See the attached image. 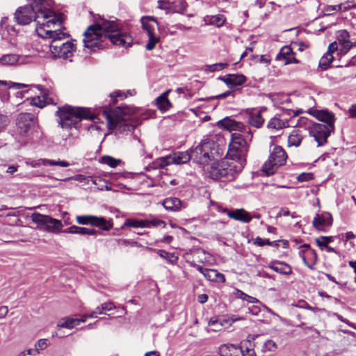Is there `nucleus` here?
<instances>
[{
	"label": "nucleus",
	"mask_w": 356,
	"mask_h": 356,
	"mask_svg": "<svg viewBox=\"0 0 356 356\" xmlns=\"http://www.w3.org/2000/svg\"><path fill=\"white\" fill-rule=\"evenodd\" d=\"M14 17L19 25L29 24L34 19L37 23L35 31L38 35L43 39H51L49 44L70 36L63 32L45 29V27L50 28L51 25L60 24L63 21V15L56 14L51 9L38 8L35 11L32 5H27L17 8Z\"/></svg>",
	"instance_id": "obj_1"
},
{
	"label": "nucleus",
	"mask_w": 356,
	"mask_h": 356,
	"mask_svg": "<svg viewBox=\"0 0 356 356\" xmlns=\"http://www.w3.org/2000/svg\"><path fill=\"white\" fill-rule=\"evenodd\" d=\"M101 22L90 25L83 32L84 44H100L108 40L112 44H133L131 35L123 30L115 21L107 20L99 16Z\"/></svg>",
	"instance_id": "obj_2"
},
{
	"label": "nucleus",
	"mask_w": 356,
	"mask_h": 356,
	"mask_svg": "<svg viewBox=\"0 0 356 356\" xmlns=\"http://www.w3.org/2000/svg\"><path fill=\"white\" fill-rule=\"evenodd\" d=\"M225 127L230 131H235L231 134V140L227 151V158L243 160L245 163V156L248 145L253 138V131L248 127L241 122L228 120L225 122Z\"/></svg>",
	"instance_id": "obj_3"
},
{
	"label": "nucleus",
	"mask_w": 356,
	"mask_h": 356,
	"mask_svg": "<svg viewBox=\"0 0 356 356\" xmlns=\"http://www.w3.org/2000/svg\"><path fill=\"white\" fill-rule=\"evenodd\" d=\"M245 163L243 160L226 158L220 163H212L205 172L213 179H220L224 181H231L236 179L242 171Z\"/></svg>",
	"instance_id": "obj_4"
},
{
	"label": "nucleus",
	"mask_w": 356,
	"mask_h": 356,
	"mask_svg": "<svg viewBox=\"0 0 356 356\" xmlns=\"http://www.w3.org/2000/svg\"><path fill=\"white\" fill-rule=\"evenodd\" d=\"M59 125L65 129L77 128L82 119H93V114L87 108L73 107L65 105L58 107L56 111Z\"/></svg>",
	"instance_id": "obj_5"
},
{
	"label": "nucleus",
	"mask_w": 356,
	"mask_h": 356,
	"mask_svg": "<svg viewBox=\"0 0 356 356\" xmlns=\"http://www.w3.org/2000/svg\"><path fill=\"white\" fill-rule=\"evenodd\" d=\"M129 113L128 107H116L114 109L105 108L103 115L105 117L108 128L109 129H118L123 131L131 132L134 130V126L124 123L127 120L126 115Z\"/></svg>",
	"instance_id": "obj_6"
},
{
	"label": "nucleus",
	"mask_w": 356,
	"mask_h": 356,
	"mask_svg": "<svg viewBox=\"0 0 356 356\" xmlns=\"http://www.w3.org/2000/svg\"><path fill=\"white\" fill-rule=\"evenodd\" d=\"M214 144L209 140H202L191 152V158L195 162L202 165L205 170L213 160V147Z\"/></svg>",
	"instance_id": "obj_7"
},
{
	"label": "nucleus",
	"mask_w": 356,
	"mask_h": 356,
	"mask_svg": "<svg viewBox=\"0 0 356 356\" xmlns=\"http://www.w3.org/2000/svg\"><path fill=\"white\" fill-rule=\"evenodd\" d=\"M287 155L281 146L275 145L270 150V154L267 161L262 166V170L267 175L275 173L279 166L285 164Z\"/></svg>",
	"instance_id": "obj_8"
},
{
	"label": "nucleus",
	"mask_w": 356,
	"mask_h": 356,
	"mask_svg": "<svg viewBox=\"0 0 356 356\" xmlns=\"http://www.w3.org/2000/svg\"><path fill=\"white\" fill-rule=\"evenodd\" d=\"M42 49H36L33 53L40 57L51 56L53 58H70L75 51L76 46H40Z\"/></svg>",
	"instance_id": "obj_9"
},
{
	"label": "nucleus",
	"mask_w": 356,
	"mask_h": 356,
	"mask_svg": "<svg viewBox=\"0 0 356 356\" xmlns=\"http://www.w3.org/2000/svg\"><path fill=\"white\" fill-rule=\"evenodd\" d=\"M31 220L38 227L48 232L58 233L63 227L60 220L39 213H33L31 215Z\"/></svg>",
	"instance_id": "obj_10"
},
{
	"label": "nucleus",
	"mask_w": 356,
	"mask_h": 356,
	"mask_svg": "<svg viewBox=\"0 0 356 356\" xmlns=\"http://www.w3.org/2000/svg\"><path fill=\"white\" fill-rule=\"evenodd\" d=\"M302 110L287 109L282 114H277L272 118L267 123V128L271 131H277L289 127V119L302 113Z\"/></svg>",
	"instance_id": "obj_11"
},
{
	"label": "nucleus",
	"mask_w": 356,
	"mask_h": 356,
	"mask_svg": "<svg viewBox=\"0 0 356 356\" xmlns=\"http://www.w3.org/2000/svg\"><path fill=\"white\" fill-rule=\"evenodd\" d=\"M142 29L148 35L147 44H156L160 42L159 28L157 20L152 16H143L140 18Z\"/></svg>",
	"instance_id": "obj_12"
},
{
	"label": "nucleus",
	"mask_w": 356,
	"mask_h": 356,
	"mask_svg": "<svg viewBox=\"0 0 356 356\" xmlns=\"http://www.w3.org/2000/svg\"><path fill=\"white\" fill-rule=\"evenodd\" d=\"M334 129V126L325 125L323 123H314L308 127L309 132L318 143V146H323L327 143V138Z\"/></svg>",
	"instance_id": "obj_13"
},
{
	"label": "nucleus",
	"mask_w": 356,
	"mask_h": 356,
	"mask_svg": "<svg viewBox=\"0 0 356 356\" xmlns=\"http://www.w3.org/2000/svg\"><path fill=\"white\" fill-rule=\"evenodd\" d=\"M76 222L83 225H92L97 227L102 230L108 231L113 227L112 220H106L104 217H99L92 215L76 216Z\"/></svg>",
	"instance_id": "obj_14"
},
{
	"label": "nucleus",
	"mask_w": 356,
	"mask_h": 356,
	"mask_svg": "<svg viewBox=\"0 0 356 356\" xmlns=\"http://www.w3.org/2000/svg\"><path fill=\"white\" fill-rule=\"evenodd\" d=\"M35 124V120L33 114L21 113L16 119V131L21 136H26L29 134Z\"/></svg>",
	"instance_id": "obj_15"
},
{
	"label": "nucleus",
	"mask_w": 356,
	"mask_h": 356,
	"mask_svg": "<svg viewBox=\"0 0 356 356\" xmlns=\"http://www.w3.org/2000/svg\"><path fill=\"white\" fill-rule=\"evenodd\" d=\"M266 111V106L247 108L245 114L248 124L256 129L262 127L265 122L263 114Z\"/></svg>",
	"instance_id": "obj_16"
},
{
	"label": "nucleus",
	"mask_w": 356,
	"mask_h": 356,
	"mask_svg": "<svg viewBox=\"0 0 356 356\" xmlns=\"http://www.w3.org/2000/svg\"><path fill=\"white\" fill-rule=\"evenodd\" d=\"M36 56L33 52L29 54H9L3 55L0 57V65L3 66H13L16 65H22L29 62V58Z\"/></svg>",
	"instance_id": "obj_17"
},
{
	"label": "nucleus",
	"mask_w": 356,
	"mask_h": 356,
	"mask_svg": "<svg viewBox=\"0 0 356 356\" xmlns=\"http://www.w3.org/2000/svg\"><path fill=\"white\" fill-rule=\"evenodd\" d=\"M8 18L3 17L0 21V35L1 39L9 44H15L17 31L15 28L8 23Z\"/></svg>",
	"instance_id": "obj_18"
},
{
	"label": "nucleus",
	"mask_w": 356,
	"mask_h": 356,
	"mask_svg": "<svg viewBox=\"0 0 356 356\" xmlns=\"http://www.w3.org/2000/svg\"><path fill=\"white\" fill-rule=\"evenodd\" d=\"M332 224V216L328 212L316 213L312 221L313 226L318 229L325 232L327 227Z\"/></svg>",
	"instance_id": "obj_19"
},
{
	"label": "nucleus",
	"mask_w": 356,
	"mask_h": 356,
	"mask_svg": "<svg viewBox=\"0 0 356 356\" xmlns=\"http://www.w3.org/2000/svg\"><path fill=\"white\" fill-rule=\"evenodd\" d=\"M219 211L226 213L230 218L241 221L242 222L248 223L252 220V216L250 214L243 209L229 211L226 208H221L219 209Z\"/></svg>",
	"instance_id": "obj_20"
},
{
	"label": "nucleus",
	"mask_w": 356,
	"mask_h": 356,
	"mask_svg": "<svg viewBox=\"0 0 356 356\" xmlns=\"http://www.w3.org/2000/svg\"><path fill=\"white\" fill-rule=\"evenodd\" d=\"M308 113L316 119L325 123V125L334 126V124L335 119L332 113L326 110H317L313 108L309 109Z\"/></svg>",
	"instance_id": "obj_21"
},
{
	"label": "nucleus",
	"mask_w": 356,
	"mask_h": 356,
	"mask_svg": "<svg viewBox=\"0 0 356 356\" xmlns=\"http://www.w3.org/2000/svg\"><path fill=\"white\" fill-rule=\"evenodd\" d=\"M162 204L168 211H179L185 207V204L177 197H170L163 200Z\"/></svg>",
	"instance_id": "obj_22"
},
{
	"label": "nucleus",
	"mask_w": 356,
	"mask_h": 356,
	"mask_svg": "<svg viewBox=\"0 0 356 356\" xmlns=\"http://www.w3.org/2000/svg\"><path fill=\"white\" fill-rule=\"evenodd\" d=\"M339 51L334 49V46H328V50L319 60L318 66L322 70H327L332 62L335 59L334 54H339Z\"/></svg>",
	"instance_id": "obj_23"
},
{
	"label": "nucleus",
	"mask_w": 356,
	"mask_h": 356,
	"mask_svg": "<svg viewBox=\"0 0 356 356\" xmlns=\"http://www.w3.org/2000/svg\"><path fill=\"white\" fill-rule=\"evenodd\" d=\"M276 59L277 60H283L284 65L295 63H297L298 61L293 56L292 54V49L291 46H282L280 52L277 55Z\"/></svg>",
	"instance_id": "obj_24"
},
{
	"label": "nucleus",
	"mask_w": 356,
	"mask_h": 356,
	"mask_svg": "<svg viewBox=\"0 0 356 356\" xmlns=\"http://www.w3.org/2000/svg\"><path fill=\"white\" fill-rule=\"evenodd\" d=\"M220 356H243V349L234 344H223L219 348Z\"/></svg>",
	"instance_id": "obj_25"
},
{
	"label": "nucleus",
	"mask_w": 356,
	"mask_h": 356,
	"mask_svg": "<svg viewBox=\"0 0 356 356\" xmlns=\"http://www.w3.org/2000/svg\"><path fill=\"white\" fill-rule=\"evenodd\" d=\"M86 316H83L81 318H74L70 317L61 318L58 321L57 326L59 327L72 329L74 327L79 325L80 323L86 322Z\"/></svg>",
	"instance_id": "obj_26"
},
{
	"label": "nucleus",
	"mask_w": 356,
	"mask_h": 356,
	"mask_svg": "<svg viewBox=\"0 0 356 356\" xmlns=\"http://www.w3.org/2000/svg\"><path fill=\"white\" fill-rule=\"evenodd\" d=\"M268 267L276 273L283 275H291L292 273L291 267L286 263L279 261H271Z\"/></svg>",
	"instance_id": "obj_27"
},
{
	"label": "nucleus",
	"mask_w": 356,
	"mask_h": 356,
	"mask_svg": "<svg viewBox=\"0 0 356 356\" xmlns=\"http://www.w3.org/2000/svg\"><path fill=\"white\" fill-rule=\"evenodd\" d=\"M221 79L228 86H238L243 84L246 78L243 74H228Z\"/></svg>",
	"instance_id": "obj_28"
},
{
	"label": "nucleus",
	"mask_w": 356,
	"mask_h": 356,
	"mask_svg": "<svg viewBox=\"0 0 356 356\" xmlns=\"http://www.w3.org/2000/svg\"><path fill=\"white\" fill-rule=\"evenodd\" d=\"M65 233L67 234H78L81 235H91L95 236L98 232L97 230L95 229H89L86 227H78L76 225H72L67 229L64 230Z\"/></svg>",
	"instance_id": "obj_29"
},
{
	"label": "nucleus",
	"mask_w": 356,
	"mask_h": 356,
	"mask_svg": "<svg viewBox=\"0 0 356 356\" xmlns=\"http://www.w3.org/2000/svg\"><path fill=\"white\" fill-rule=\"evenodd\" d=\"M170 91V90H167L156 99L157 106L162 111H166L172 106V104L168 98Z\"/></svg>",
	"instance_id": "obj_30"
},
{
	"label": "nucleus",
	"mask_w": 356,
	"mask_h": 356,
	"mask_svg": "<svg viewBox=\"0 0 356 356\" xmlns=\"http://www.w3.org/2000/svg\"><path fill=\"white\" fill-rule=\"evenodd\" d=\"M170 157L172 164L177 165L186 163L192 159L191 154L188 152H177L173 154H170Z\"/></svg>",
	"instance_id": "obj_31"
},
{
	"label": "nucleus",
	"mask_w": 356,
	"mask_h": 356,
	"mask_svg": "<svg viewBox=\"0 0 356 356\" xmlns=\"http://www.w3.org/2000/svg\"><path fill=\"white\" fill-rule=\"evenodd\" d=\"M269 97L273 103V105L276 107H281L290 102L289 97L284 93L270 94Z\"/></svg>",
	"instance_id": "obj_32"
},
{
	"label": "nucleus",
	"mask_w": 356,
	"mask_h": 356,
	"mask_svg": "<svg viewBox=\"0 0 356 356\" xmlns=\"http://www.w3.org/2000/svg\"><path fill=\"white\" fill-rule=\"evenodd\" d=\"M204 277L210 282H225V275L214 269L207 268L205 273H204Z\"/></svg>",
	"instance_id": "obj_33"
},
{
	"label": "nucleus",
	"mask_w": 356,
	"mask_h": 356,
	"mask_svg": "<svg viewBox=\"0 0 356 356\" xmlns=\"http://www.w3.org/2000/svg\"><path fill=\"white\" fill-rule=\"evenodd\" d=\"M302 259L305 265H306L309 268L314 269V266L316 265L317 261V254L314 250H309L306 255H302Z\"/></svg>",
	"instance_id": "obj_34"
},
{
	"label": "nucleus",
	"mask_w": 356,
	"mask_h": 356,
	"mask_svg": "<svg viewBox=\"0 0 356 356\" xmlns=\"http://www.w3.org/2000/svg\"><path fill=\"white\" fill-rule=\"evenodd\" d=\"M51 165V166H60L63 168L68 167L70 165V163L65 161H55V160H51L48 159H42L38 161V163H32L33 167H36L38 165Z\"/></svg>",
	"instance_id": "obj_35"
},
{
	"label": "nucleus",
	"mask_w": 356,
	"mask_h": 356,
	"mask_svg": "<svg viewBox=\"0 0 356 356\" xmlns=\"http://www.w3.org/2000/svg\"><path fill=\"white\" fill-rule=\"evenodd\" d=\"M302 140V136L300 131L298 129H294L291 131L288 138L289 146L298 147Z\"/></svg>",
	"instance_id": "obj_36"
},
{
	"label": "nucleus",
	"mask_w": 356,
	"mask_h": 356,
	"mask_svg": "<svg viewBox=\"0 0 356 356\" xmlns=\"http://www.w3.org/2000/svg\"><path fill=\"white\" fill-rule=\"evenodd\" d=\"M349 33L346 30H340L337 33V39L339 44H355L349 40Z\"/></svg>",
	"instance_id": "obj_37"
},
{
	"label": "nucleus",
	"mask_w": 356,
	"mask_h": 356,
	"mask_svg": "<svg viewBox=\"0 0 356 356\" xmlns=\"http://www.w3.org/2000/svg\"><path fill=\"white\" fill-rule=\"evenodd\" d=\"M147 226V224L145 223V220H136V219H126L122 227H135V228H144Z\"/></svg>",
	"instance_id": "obj_38"
},
{
	"label": "nucleus",
	"mask_w": 356,
	"mask_h": 356,
	"mask_svg": "<svg viewBox=\"0 0 356 356\" xmlns=\"http://www.w3.org/2000/svg\"><path fill=\"white\" fill-rule=\"evenodd\" d=\"M193 256L197 261L202 264H207L209 261L211 255L202 250H197L194 252Z\"/></svg>",
	"instance_id": "obj_39"
},
{
	"label": "nucleus",
	"mask_w": 356,
	"mask_h": 356,
	"mask_svg": "<svg viewBox=\"0 0 356 356\" xmlns=\"http://www.w3.org/2000/svg\"><path fill=\"white\" fill-rule=\"evenodd\" d=\"M157 253L161 258L165 259L171 264H175L178 261V257L174 253H170L163 250H159Z\"/></svg>",
	"instance_id": "obj_40"
},
{
	"label": "nucleus",
	"mask_w": 356,
	"mask_h": 356,
	"mask_svg": "<svg viewBox=\"0 0 356 356\" xmlns=\"http://www.w3.org/2000/svg\"><path fill=\"white\" fill-rule=\"evenodd\" d=\"M30 2V5H32L33 7H39L42 8H49L51 9V7L53 5L52 0H28Z\"/></svg>",
	"instance_id": "obj_41"
},
{
	"label": "nucleus",
	"mask_w": 356,
	"mask_h": 356,
	"mask_svg": "<svg viewBox=\"0 0 356 356\" xmlns=\"http://www.w3.org/2000/svg\"><path fill=\"white\" fill-rule=\"evenodd\" d=\"M170 155H168L167 156L160 157L157 159L154 162V168H163L166 167L167 165L172 164V160H171Z\"/></svg>",
	"instance_id": "obj_42"
},
{
	"label": "nucleus",
	"mask_w": 356,
	"mask_h": 356,
	"mask_svg": "<svg viewBox=\"0 0 356 356\" xmlns=\"http://www.w3.org/2000/svg\"><path fill=\"white\" fill-rule=\"evenodd\" d=\"M42 99L40 97H37L35 98H33L32 99V104L38 107V108H43L46 106V104H54L53 101L51 98H47L45 97H42Z\"/></svg>",
	"instance_id": "obj_43"
},
{
	"label": "nucleus",
	"mask_w": 356,
	"mask_h": 356,
	"mask_svg": "<svg viewBox=\"0 0 356 356\" xmlns=\"http://www.w3.org/2000/svg\"><path fill=\"white\" fill-rule=\"evenodd\" d=\"M100 162L111 168H115L121 163V161L110 156H104L100 159Z\"/></svg>",
	"instance_id": "obj_44"
},
{
	"label": "nucleus",
	"mask_w": 356,
	"mask_h": 356,
	"mask_svg": "<svg viewBox=\"0 0 356 356\" xmlns=\"http://www.w3.org/2000/svg\"><path fill=\"white\" fill-rule=\"evenodd\" d=\"M209 22L211 25L220 27L224 24L225 22V17L223 15H213L210 17Z\"/></svg>",
	"instance_id": "obj_45"
},
{
	"label": "nucleus",
	"mask_w": 356,
	"mask_h": 356,
	"mask_svg": "<svg viewBox=\"0 0 356 356\" xmlns=\"http://www.w3.org/2000/svg\"><path fill=\"white\" fill-rule=\"evenodd\" d=\"M228 65L227 63H218L212 65H205L204 67V71L206 72H216L220 71L224 69L225 67Z\"/></svg>",
	"instance_id": "obj_46"
},
{
	"label": "nucleus",
	"mask_w": 356,
	"mask_h": 356,
	"mask_svg": "<svg viewBox=\"0 0 356 356\" xmlns=\"http://www.w3.org/2000/svg\"><path fill=\"white\" fill-rule=\"evenodd\" d=\"M145 223L147 225L145 227L149 228L152 227H164L165 226V222L160 219L154 218L149 220H145Z\"/></svg>",
	"instance_id": "obj_47"
},
{
	"label": "nucleus",
	"mask_w": 356,
	"mask_h": 356,
	"mask_svg": "<svg viewBox=\"0 0 356 356\" xmlns=\"http://www.w3.org/2000/svg\"><path fill=\"white\" fill-rule=\"evenodd\" d=\"M277 348L276 343L273 340H267L263 345L262 350L264 352H275Z\"/></svg>",
	"instance_id": "obj_48"
},
{
	"label": "nucleus",
	"mask_w": 356,
	"mask_h": 356,
	"mask_svg": "<svg viewBox=\"0 0 356 356\" xmlns=\"http://www.w3.org/2000/svg\"><path fill=\"white\" fill-rule=\"evenodd\" d=\"M347 10H348L347 7H344L343 8L342 4H339V5H334V6H327L325 8L324 11L325 12V15H330L332 12H337V11H341V10L345 11Z\"/></svg>",
	"instance_id": "obj_49"
},
{
	"label": "nucleus",
	"mask_w": 356,
	"mask_h": 356,
	"mask_svg": "<svg viewBox=\"0 0 356 356\" xmlns=\"http://www.w3.org/2000/svg\"><path fill=\"white\" fill-rule=\"evenodd\" d=\"M0 85L6 86L8 88H15L17 89H22L24 88L27 87L26 85L19 83H15L12 81H1L0 80Z\"/></svg>",
	"instance_id": "obj_50"
},
{
	"label": "nucleus",
	"mask_w": 356,
	"mask_h": 356,
	"mask_svg": "<svg viewBox=\"0 0 356 356\" xmlns=\"http://www.w3.org/2000/svg\"><path fill=\"white\" fill-rule=\"evenodd\" d=\"M48 346V341L46 339H41L38 341V342L35 343V349L33 350H37V352H35V354L39 353L40 350H44Z\"/></svg>",
	"instance_id": "obj_51"
},
{
	"label": "nucleus",
	"mask_w": 356,
	"mask_h": 356,
	"mask_svg": "<svg viewBox=\"0 0 356 356\" xmlns=\"http://www.w3.org/2000/svg\"><path fill=\"white\" fill-rule=\"evenodd\" d=\"M351 47L352 46H340V48H339V46H334V49L339 51V54H334V55L335 56V59H340L341 56L346 54L349 51Z\"/></svg>",
	"instance_id": "obj_52"
},
{
	"label": "nucleus",
	"mask_w": 356,
	"mask_h": 356,
	"mask_svg": "<svg viewBox=\"0 0 356 356\" xmlns=\"http://www.w3.org/2000/svg\"><path fill=\"white\" fill-rule=\"evenodd\" d=\"M314 179V175L310 172H303L299 175L297 179L300 182L307 181Z\"/></svg>",
	"instance_id": "obj_53"
},
{
	"label": "nucleus",
	"mask_w": 356,
	"mask_h": 356,
	"mask_svg": "<svg viewBox=\"0 0 356 356\" xmlns=\"http://www.w3.org/2000/svg\"><path fill=\"white\" fill-rule=\"evenodd\" d=\"M331 241L330 238L327 236H322L316 239V244L321 248H325L327 243Z\"/></svg>",
	"instance_id": "obj_54"
},
{
	"label": "nucleus",
	"mask_w": 356,
	"mask_h": 356,
	"mask_svg": "<svg viewBox=\"0 0 356 356\" xmlns=\"http://www.w3.org/2000/svg\"><path fill=\"white\" fill-rule=\"evenodd\" d=\"M254 243L258 246L262 247L266 245H272L273 242L270 241L268 239H264L260 237H257L254 239Z\"/></svg>",
	"instance_id": "obj_55"
},
{
	"label": "nucleus",
	"mask_w": 356,
	"mask_h": 356,
	"mask_svg": "<svg viewBox=\"0 0 356 356\" xmlns=\"http://www.w3.org/2000/svg\"><path fill=\"white\" fill-rule=\"evenodd\" d=\"M105 314V312H104V310L102 309V306L101 305L99 307H96V309L90 314H85L84 316H86V320L87 318H96L97 314Z\"/></svg>",
	"instance_id": "obj_56"
},
{
	"label": "nucleus",
	"mask_w": 356,
	"mask_h": 356,
	"mask_svg": "<svg viewBox=\"0 0 356 356\" xmlns=\"http://www.w3.org/2000/svg\"><path fill=\"white\" fill-rule=\"evenodd\" d=\"M118 244L122 245H131V246H137L139 247L140 245L138 243V242L127 239H118Z\"/></svg>",
	"instance_id": "obj_57"
},
{
	"label": "nucleus",
	"mask_w": 356,
	"mask_h": 356,
	"mask_svg": "<svg viewBox=\"0 0 356 356\" xmlns=\"http://www.w3.org/2000/svg\"><path fill=\"white\" fill-rule=\"evenodd\" d=\"M187 6H188V4L186 2V1L180 0L179 1V4L177 6H176V7L178 9L177 12L178 13H184L186 10Z\"/></svg>",
	"instance_id": "obj_58"
},
{
	"label": "nucleus",
	"mask_w": 356,
	"mask_h": 356,
	"mask_svg": "<svg viewBox=\"0 0 356 356\" xmlns=\"http://www.w3.org/2000/svg\"><path fill=\"white\" fill-rule=\"evenodd\" d=\"M300 254L301 256L303 254L306 255L309 252V250H313L309 244H303L300 245Z\"/></svg>",
	"instance_id": "obj_59"
},
{
	"label": "nucleus",
	"mask_w": 356,
	"mask_h": 356,
	"mask_svg": "<svg viewBox=\"0 0 356 356\" xmlns=\"http://www.w3.org/2000/svg\"><path fill=\"white\" fill-rule=\"evenodd\" d=\"M243 300L249 303H260V301L257 298L250 296L246 293L244 294Z\"/></svg>",
	"instance_id": "obj_60"
},
{
	"label": "nucleus",
	"mask_w": 356,
	"mask_h": 356,
	"mask_svg": "<svg viewBox=\"0 0 356 356\" xmlns=\"http://www.w3.org/2000/svg\"><path fill=\"white\" fill-rule=\"evenodd\" d=\"M189 265L191 267L195 268L198 271H200L203 275L205 273L207 268H203L202 266L197 265L194 261H188Z\"/></svg>",
	"instance_id": "obj_61"
},
{
	"label": "nucleus",
	"mask_w": 356,
	"mask_h": 356,
	"mask_svg": "<svg viewBox=\"0 0 356 356\" xmlns=\"http://www.w3.org/2000/svg\"><path fill=\"white\" fill-rule=\"evenodd\" d=\"M8 122L7 116L0 114V130L6 127Z\"/></svg>",
	"instance_id": "obj_62"
},
{
	"label": "nucleus",
	"mask_w": 356,
	"mask_h": 356,
	"mask_svg": "<svg viewBox=\"0 0 356 356\" xmlns=\"http://www.w3.org/2000/svg\"><path fill=\"white\" fill-rule=\"evenodd\" d=\"M102 306L104 312L105 311H111L115 307L112 302H104L102 304Z\"/></svg>",
	"instance_id": "obj_63"
},
{
	"label": "nucleus",
	"mask_w": 356,
	"mask_h": 356,
	"mask_svg": "<svg viewBox=\"0 0 356 356\" xmlns=\"http://www.w3.org/2000/svg\"><path fill=\"white\" fill-rule=\"evenodd\" d=\"M243 356H256L254 350L247 347L245 350H243Z\"/></svg>",
	"instance_id": "obj_64"
}]
</instances>
